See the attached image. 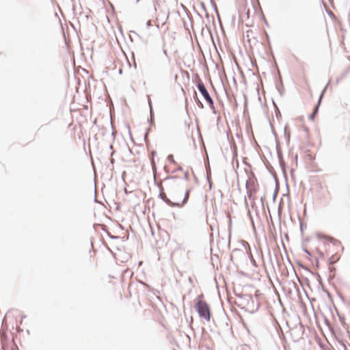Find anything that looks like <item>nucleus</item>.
<instances>
[{"instance_id": "obj_11", "label": "nucleus", "mask_w": 350, "mask_h": 350, "mask_svg": "<svg viewBox=\"0 0 350 350\" xmlns=\"http://www.w3.org/2000/svg\"><path fill=\"white\" fill-rule=\"evenodd\" d=\"M163 52H164V53H165V55L167 54V52H166V51H165V50H164V51H163Z\"/></svg>"}, {"instance_id": "obj_8", "label": "nucleus", "mask_w": 350, "mask_h": 350, "mask_svg": "<svg viewBox=\"0 0 350 350\" xmlns=\"http://www.w3.org/2000/svg\"><path fill=\"white\" fill-rule=\"evenodd\" d=\"M167 160L172 163H176L174 156L172 154L168 155Z\"/></svg>"}, {"instance_id": "obj_7", "label": "nucleus", "mask_w": 350, "mask_h": 350, "mask_svg": "<svg viewBox=\"0 0 350 350\" xmlns=\"http://www.w3.org/2000/svg\"><path fill=\"white\" fill-rule=\"evenodd\" d=\"M325 239H328L331 243H332L334 245H340V242L337 241L336 239L332 238V237H325Z\"/></svg>"}, {"instance_id": "obj_4", "label": "nucleus", "mask_w": 350, "mask_h": 350, "mask_svg": "<svg viewBox=\"0 0 350 350\" xmlns=\"http://www.w3.org/2000/svg\"><path fill=\"white\" fill-rule=\"evenodd\" d=\"M198 88L200 93L202 94L205 100L209 103L210 105H213V100L210 96L208 91L206 90L204 85L202 83H200L198 85Z\"/></svg>"}, {"instance_id": "obj_10", "label": "nucleus", "mask_w": 350, "mask_h": 350, "mask_svg": "<svg viewBox=\"0 0 350 350\" xmlns=\"http://www.w3.org/2000/svg\"><path fill=\"white\" fill-rule=\"evenodd\" d=\"M151 23V22H150V21H149L148 22L147 25H148V26L151 25V23Z\"/></svg>"}, {"instance_id": "obj_3", "label": "nucleus", "mask_w": 350, "mask_h": 350, "mask_svg": "<svg viewBox=\"0 0 350 350\" xmlns=\"http://www.w3.org/2000/svg\"><path fill=\"white\" fill-rule=\"evenodd\" d=\"M246 188L249 199L250 200H254L256 198V193L258 189L257 182L254 179H250L247 180Z\"/></svg>"}, {"instance_id": "obj_1", "label": "nucleus", "mask_w": 350, "mask_h": 350, "mask_svg": "<svg viewBox=\"0 0 350 350\" xmlns=\"http://www.w3.org/2000/svg\"><path fill=\"white\" fill-rule=\"evenodd\" d=\"M195 308L201 318L206 321L211 319L210 308L207 303L203 299V295H200L196 299Z\"/></svg>"}, {"instance_id": "obj_6", "label": "nucleus", "mask_w": 350, "mask_h": 350, "mask_svg": "<svg viewBox=\"0 0 350 350\" xmlns=\"http://www.w3.org/2000/svg\"><path fill=\"white\" fill-rule=\"evenodd\" d=\"M160 196L162 198V200H163L167 204L170 205V199L167 197L166 194L164 192H161L160 193Z\"/></svg>"}, {"instance_id": "obj_2", "label": "nucleus", "mask_w": 350, "mask_h": 350, "mask_svg": "<svg viewBox=\"0 0 350 350\" xmlns=\"http://www.w3.org/2000/svg\"><path fill=\"white\" fill-rule=\"evenodd\" d=\"M189 190H187L184 193L179 191H174L171 193L170 206H182L188 200Z\"/></svg>"}, {"instance_id": "obj_9", "label": "nucleus", "mask_w": 350, "mask_h": 350, "mask_svg": "<svg viewBox=\"0 0 350 350\" xmlns=\"http://www.w3.org/2000/svg\"><path fill=\"white\" fill-rule=\"evenodd\" d=\"M152 165H154V159H153V157L155 156L154 152H152Z\"/></svg>"}, {"instance_id": "obj_5", "label": "nucleus", "mask_w": 350, "mask_h": 350, "mask_svg": "<svg viewBox=\"0 0 350 350\" xmlns=\"http://www.w3.org/2000/svg\"><path fill=\"white\" fill-rule=\"evenodd\" d=\"M320 102H321V98H319V103H318V104L315 106L313 113H312L310 115V120H314V118H315L316 113H317V111H318L319 105V104H320Z\"/></svg>"}]
</instances>
